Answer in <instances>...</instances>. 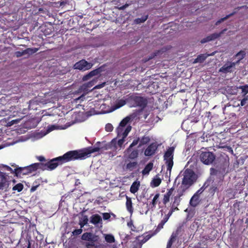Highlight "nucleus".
<instances>
[{
  "label": "nucleus",
  "instance_id": "obj_39",
  "mask_svg": "<svg viewBox=\"0 0 248 248\" xmlns=\"http://www.w3.org/2000/svg\"><path fill=\"white\" fill-rule=\"evenodd\" d=\"M140 143V138L138 137V138L134 139L132 142L131 143V144L129 145L128 148H127V150L130 151V148H132L133 147L136 146L138 144V143Z\"/></svg>",
  "mask_w": 248,
  "mask_h": 248
},
{
  "label": "nucleus",
  "instance_id": "obj_23",
  "mask_svg": "<svg viewBox=\"0 0 248 248\" xmlns=\"http://www.w3.org/2000/svg\"><path fill=\"white\" fill-rule=\"evenodd\" d=\"M151 139L149 136L145 135L142 137L141 138H140V143L138 147H140L143 145H146L150 142Z\"/></svg>",
  "mask_w": 248,
  "mask_h": 248
},
{
  "label": "nucleus",
  "instance_id": "obj_34",
  "mask_svg": "<svg viewBox=\"0 0 248 248\" xmlns=\"http://www.w3.org/2000/svg\"><path fill=\"white\" fill-rule=\"evenodd\" d=\"M238 88L241 90L242 93H243V96H245L247 93H248V85L240 86Z\"/></svg>",
  "mask_w": 248,
  "mask_h": 248
},
{
  "label": "nucleus",
  "instance_id": "obj_52",
  "mask_svg": "<svg viewBox=\"0 0 248 248\" xmlns=\"http://www.w3.org/2000/svg\"><path fill=\"white\" fill-rule=\"evenodd\" d=\"M2 166L4 168L7 170L11 171V172L12 173H15V170H13L10 167L6 165H2Z\"/></svg>",
  "mask_w": 248,
  "mask_h": 248
},
{
  "label": "nucleus",
  "instance_id": "obj_15",
  "mask_svg": "<svg viewBox=\"0 0 248 248\" xmlns=\"http://www.w3.org/2000/svg\"><path fill=\"white\" fill-rule=\"evenodd\" d=\"M124 170L126 171H132L136 169L139 166L137 161H128L124 160Z\"/></svg>",
  "mask_w": 248,
  "mask_h": 248
},
{
  "label": "nucleus",
  "instance_id": "obj_48",
  "mask_svg": "<svg viewBox=\"0 0 248 248\" xmlns=\"http://www.w3.org/2000/svg\"><path fill=\"white\" fill-rule=\"evenodd\" d=\"M171 215L172 211H169L168 214L165 215V216L164 217V218L162 220H164L165 222H167L168 219H169L170 217L171 216Z\"/></svg>",
  "mask_w": 248,
  "mask_h": 248
},
{
  "label": "nucleus",
  "instance_id": "obj_31",
  "mask_svg": "<svg viewBox=\"0 0 248 248\" xmlns=\"http://www.w3.org/2000/svg\"><path fill=\"white\" fill-rule=\"evenodd\" d=\"M125 104V100L123 99H120L115 104V105L114 106V108L113 109H118L124 106Z\"/></svg>",
  "mask_w": 248,
  "mask_h": 248
},
{
  "label": "nucleus",
  "instance_id": "obj_42",
  "mask_svg": "<svg viewBox=\"0 0 248 248\" xmlns=\"http://www.w3.org/2000/svg\"><path fill=\"white\" fill-rule=\"evenodd\" d=\"M39 185L40 184L38 183L36 181H35L33 183V186L31 187L30 189L31 192H33L35 191L37 189V187L39 186Z\"/></svg>",
  "mask_w": 248,
  "mask_h": 248
},
{
  "label": "nucleus",
  "instance_id": "obj_6",
  "mask_svg": "<svg viewBox=\"0 0 248 248\" xmlns=\"http://www.w3.org/2000/svg\"><path fill=\"white\" fill-rule=\"evenodd\" d=\"M126 100L133 104V106L139 107L142 109L146 108L148 104V100L146 98L134 94L129 95Z\"/></svg>",
  "mask_w": 248,
  "mask_h": 248
},
{
  "label": "nucleus",
  "instance_id": "obj_19",
  "mask_svg": "<svg viewBox=\"0 0 248 248\" xmlns=\"http://www.w3.org/2000/svg\"><path fill=\"white\" fill-rule=\"evenodd\" d=\"M214 55V53H212L211 54H201L198 55L197 56V58H196L194 60V61L193 62V63H202V62H203L205 60V59L208 56H213Z\"/></svg>",
  "mask_w": 248,
  "mask_h": 248
},
{
  "label": "nucleus",
  "instance_id": "obj_2",
  "mask_svg": "<svg viewBox=\"0 0 248 248\" xmlns=\"http://www.w3.org/2000/svg\"><path fill=\"white\" fill-rule=\"evenodd\" d=\"M73 160H75V159L73 151H70L62 156L49 160L45 163L43 162L35 163L34 165L35 168H36V170L38 169H41L43 170H52L56 169L59 165H61Z\"/></svg>",
  "mask_w": 248,
  "mask_h": 248
},
{
  "label": "nucleus",
  "instance_id": "obj_32",
  "mask_svg": "<svg viewBox=\"0 0 248 248\" xmlns=\"http://www.w3.org/2000/svg\"><path fill=\"white\" fill-rule=\"evenodd\" d=\"M148 18V15H146L142 16L140 18H137L135 19V23L137 24H139L141 23L144 22Z\"/></svg>",
  "mask_w": 248,
  "mask_h": 248
},
{
  "label": "nucleus",
  "instance_id": "obj_59",
  "mask_svg": "<svg viewBox=\"0 0 248 248\" xmlns=\"http://www.w3.org/2000/svg\"><path fill=\"white\" fill-rule=\"evenodd\" d=\"M128 6V4H125L121 7H118V9L120 10H123Z\"/></svg>",
  "mask_w": 248,
  "mask_h": 248
},
{
  "label": "nucleus",
  "instance_id": "obj_4",
  "mask_svg": "<svg viewBox=\"0 0 248 248\" xmlns=\"http://www.w3.org/2000/svg\"><path fill=\"white\" fill-rule=\"evenodd\" d=\"M136 115L135 114H132L124 118L120 123L119 126L117 128V132L118 135L122 134L124 138H125L131 130L132 127L130 125L127 126L124 130V128L126 126L129 122L132 121Z\"/></svg>",
  "mask_w": 248,
  "mask_h": 248
},
{
  "label": "nucleus",
  "instance_id": "obj_56",
  "mask_svg": "<svg viewBox=\"0 0 248 248\" xmlns=\"http://www.w3.org/2000/svg\"><path fill=\"white\" fill-rule=\"evenodd\" d=\"M0 177L1 178L2 181H6V176L5 173L3 172V174H0Z\"/></svg>",
  "mask_w": 248,
  "mask_h": 248
},
{
  "label": "nucleus",
  "instance_id": "obj_43",
  "mask_svg": "<svg viewBox=\"0 0 248 248\" xmlns=\"http://www.w3.org/2000/svg\"><path fill=\"white\" fill-rule=\"evenodd\" d=\"M127 226L131 228V230L132 231L135 232L136 231V227L134 225L133 221L130 220V221L127 222Z\"/></svg>",
  "mask_w": 248,
  "mask_h": 248
},
{
  "label": "nucleus",
  "instance_id": "obj_21",
  "mask_svg": "<svg viewBox=\"0 0 248 248\" xmlns=\"http://www.w3.org/2000/svg\"><path fill=\"white\" fill-rule=\"evenodd\" d=\"M200 196L198 194H194L190 200L189 203L193 207H196L199 203Z\"/></svg>",
  "mask_w": 248,
  "mask_h": 248
},
{
  "label": "nucleus",
  "instance_id": "obj_50",
  "mask_svg": "<svg viewBox=\"0 0 248 248\" xmlns=\"http://www.w3.org/2000/svg\"><path fill=\"white\" fill-rule=\"evenodd\" d=\"M103 218L104 220H108L110 217V214L108 213H102Z\"/></svg>",
  "mask_w": 248,
  "mask_h": 248
},
{
  "label": "nucleus",
  "instance_id": "obj_9",
  "mask_svg": "<svg viewBox=\"0 0 248 248\" xmlns=\"http://www.w3.org/2000/svg\"><path fill=\"white\" fill-rule=\"evenodd\" d=\"M201 161L205 165H210L213 163L215 160L216 155L210 152H202L200 155Z\"/></svg>",
  "mask_w": 248,
  "mask_h": 248
},
{
  "label": "nucleus",
  "instance_id": "obj_29",
  "mask_svg": "<svg viewBox=\"0 0 248 248\" xmlns=\"http://www.w3.org/2000/svg\"><path fill=\"white\" fill-rule=\"evenodd\" d=\"M38 48H28L24 50L25 55H28L30 56L32 55L35 53H36L38 50Z\"/></svg>",
  "mask_w": 248,
  "mask_h": 248
},
{
  "label": "nucleus",
  "instance_id": "obj_54",
  "mask_svg": "<svg viewBox=\"0 0 248 248\" xmlns=\"http://www.w3.org/2000/svg\"><path fill=\"white\" fill-rule=\"evenodd\" d=\"M173 190H174V188L173 187H172L168 190V191L166 192V194L168 195V196L170 197L172 194Z\"/></svg>",
  "mask_w": 248,
  "mask_h": 248
},
{
  "label": "nucleus",
  "instance_id": "obj_35",
  "mask_svg": "<svg viewBox=\"0 0 248 248\" xmlns=\"http://www.w3.org/2000/svg\"><path fill=\"white\" fill-rule=\"evenodd\" d=\"M234 15V13H232L228 15H227L226 16L223 17V18H221L220 19H219V20H218L215 25H219L220 23H221V22H223L224 21L227 20V19H228L230 17H231V16H233Z\"/></svg>",
  "mask_w": 248,
  "mask_h": 248
},
{
  "label": "nucleus",
  "instance_id": "obj_7",
  "mask_svg": "<svg viewBox=\"0 0 248 248\" xmlns=\"http://www.w3.org/2000/svg\"><path fill=\"white\" fill-rule=\"evenodd\" d=\"M175 150V147L173 146L170 147L165 152L163 158L165 162V164L167 166V170L169 171L170 173L171 169L173 166V156L174 152Z\"/></svg>",
  "mask_w": 248,
  "mask_h": 248
},
{
  "label": "nucleus",
  "instance_id": "obj_45",
  "mask_svg": "<svg viewBox=\"0 0 248 248\" xmlns=\"http://www.w3.org/2000/svg\"><path fill=\"white\" fill-rule=\"evenodd\" d=\"M170 197L166 194H164L163 199V203L164 204L166 205L169 201H170Z\"/></svg>",
  "mask_w": 248,
  "mask_h": 248
},
{
  "label": "nucleus",
  "instance_id": "obj_41",
  "mask_svg": "<svg viewBox=\"0 0 248 248\" xmlns=\"http://www.w3.org/2000/svg\"><path fill=\"white\" fill-rule=\"evenodd\" d=\"M21 119H16L15 120H13L10 122H8L7 123L6 126H11L15 124H17L20 121Z\"/></svg>",
  "mask_w": 248,
  "mask_h": 248
},
{
  "label": "nucleus",
  "instance_id": "obj_22",
  "mask_svg": "<svg viewBox=\"0 0 248 248\" xmlns=\"http://www.w3.org/2000/svg\"><path fill=\"white\" fill-rule=\"evenodd\" d=\"M126 207L127 210L130 213V214H132L133 212V208L132 206V202L131 200V198L126 196Z\"/></svg>",
  "mask_w": 248,
  "mask_h": 248
},
{
  "label": "nucleus",
  "instance_id": "obj_49",
  "mask_svg": "<svg viewBox=\"0 0 248 248\" xmlns=\"http://www.w3.org/2000/svg\"><path fill=\"white\" fill-rule=\"evenodd\" d=\"M248 100V96H246V97H245L241 101V103H240V105L241 106H245L247 103V101Z\"/></svg>",
  "mask_w": 248,
  "mask_h": 248
},
{
  "label": "nucleus",
  "instance_id": "obj_18",
  "mask_svg": "<svg viewBox=\"0 0 248 248\" xmlns=\"http://www.w3.org/2000/svg\"><path fill=\"white\" fill-rule=\"evenodd\" d=\"M186 192V190L182 189L180 188H178L177 189L178 194L177 196H175L174 198V201L173 202L172 204L173 206H178L180 204L181 201V197H182L184 193Z\"/></svg>",
  "mask_w": 248,
  "mask_h": 248
},
{
  "label": "nucleus",
  "instance_id": "obj_5",
  "mask_svg": "<svg viewBox=\"0 0 248 248\" xmlns=\"http://www.w3.org/2000/svg\"><path fill=\"white\" fill-rule=\"evenodd\" d=\"M83 240L87 241L85 246L87 248H99V237L92 232H85L81 236Z\"/></svg>",
  "mask_w": 248,
  "mask_h": 248
},
{
  "label": "nucleus",
  "instance_id": "obj_46",
  "mask_svg": "<svg viewBox=\"0 0 248 248\" xmlns=\"http://www.w3.org/2000/svg\"><path fill=\"white\" fill-rule=\"evenodd\" d=\"M82 232V228H80V229H76L73 232H72V233H73V235H78L80 234H81Z\"/></svg>",
  "mask_w": 248,
  "mask_h": 248
},
{
  "label": "nucleus",
  "instance_id": "obj_12",
  "mask_svg": "<svg viewBox=\"0 0 248 248\" xmlns=\"http://www.w3.org/2000/svg\"><path fill=\"white\" fill-rule=\"evenodd\" d=\"M93 65L92 63L89 62L85 60H81L75 64L74 68L84 71L91 69Z\"/></svg>",
  "mask_w": 248,
  "mask_h": 248
},
{
  "label": "nucleus",
  "instance_id": "obj_10",
  "mask_svg": "<svg viewBox=\"0 0 248 248\" xmlns=\"http://www.w3.org/2000/svg\"><path fill=\"white\" fill-rule=\"evenodd\" d=\"M139 156V151L137 149L132 150L130 148V151L127 150V148L124 152V160L128 161H137Z\"/></svg>",
  "mask_w": 248,
  "mask_h": 248
},
{
  "label": "nucleus",
  "instance_id": "obj_37",
  "mask_svg": "<svg viewBox=\"0 0 248 248\" xmlns=\"http://www.w3.org/2000/svg\"><path fill=\"white\" fill-rule=\"evenodd\" d=\"M23 189V185L21 183H18L15 185L13 187V190L16 191L17 190L18 192L21 191Z\"/></svg>",
  "mask_w": 248,
  "mask_h": 248
},
{
  "label": "nucleus",
  "instance_id": "obj_28",
  "mask_svg": "<svg viewBox=\"0 0 248 248\" xmlns=\"http://www.w3.org/2000/svg\"><path fill=\"white\" fill-rule=\"evenodd\" d=\"M159 196V193H157L155 195L153 199L152 200V201L150 203L152 209H155V208Z\"/></svg>",
  "mask_w": 248,
  "mask_h": 248
},
{
  "label": "nucleus",
  "instance_id": "obj_53",
  "mask_svg": "<svg viewBox=\"0 0 248 248\" xmlns=\"http://www.w3.org/2000/svg\"><path fill=\"white\" fill-rule=\"evenodd\" d=\"M217 189V186H213L210 188V191L211 193H215Z\"/></svg>",
  "mask_w": 248,
  "mask_h": 248
},
{
  "label": "nucleus",
  "instance_id": "obj_17",
  "mask_svg": "<svg viewBox=\"0 0 248 248\" xmlns=\"http://www.w3.org/2000/svg\"><path fill=\"white\" fill-rule=\"evenodd\" d=\"M182 226H180L177 228L175 233H173L167 245V248H170L173 243L175 241L176 237L179 234V232L181 231Z\"/></svg>",
  "mask_w": 248,
  "mask_h": 248
},
{
  "label": "nucleus",
  "instance_id": "obj_27",
  "mask_svg": "<svg viewBox=\"0 0 248 248\" xmlns=\"http://www.w3.org/2000/svg\"><path fill=\"white\" fill-rule=\"evenodd\" d=\"M161 183V180L160 178H155L151 182V186L153 187L158 186Z\"/></svg>",
  "mask_w": 248,
  "mask_h": 248
},
{
  "label": "nucleus",
  "instance_id": "obj_33",
  "mask_svg": "<svg viewBox=\"0 0 248 248\" xmlns=\"http://www.w3.org/2000/svg\"><path fill=\"white\" fill-rule=\"evenodd\" d=\"M105 240L109 243H112L115 242V238L112 234H106L105 237Z\"/></svg>",
  "mask_w": 248,
  "mask_h": 248
},
{
  "label": "nucleus",
  "instance_id": "obj_55",
  "mask_svg": "<svg viewBox=\"0 0 248 248\" xmlns=\"http://www.w3.org/2000/svg\"><path fill=\"white\" fill-rule=\"evenodd\" d=\"M6 181H1V182H0V189H3V187L6 185Z\"/></svg>",
  "mask_w": 248,
  "mask_h": 248
},
{
  "label": "nucleus",
  "instance_id": "obj_60",
  "mask_svg": "<svg viewBox=\"0 0 248 248\" xmlns=\"http://www.w3.org/2000/svg\"><path fill=\"white\" fill-rule=\"evenodd\" d=\"M37 159L40 162H44V161H46L45 158L44 156H38L37 157Z\"/></svg>",
  "mask_w": 248,
  "mask_h": 248
},
{
  "label": "nucleus",
  "instance_id": "obj_62",
  "mask_svg": "<svg viewBox=\"0 0 248 248\" xmlns=\"http://www.w3.org/2000/svg\"><path fill=\"white\" fill-rule=\"evenodd\" d=\"M227 148H228V149L229 150V151L230 152H231L232 154L233 153V150L231 147L228 146V147H227Z\"/></svg>",
  "mask_w": 248,
  "mask_h": 248
},
{
  "label": "nucleus",
  "instance_id": "obj_63",
  "mask_svg": "<svg viewBox=\"0 0 248 248\" xmlns=\"http://www.w3.org/2000/svg\"><path fill=\"white\" fill-rule=\"evenodd\" d=\"M65 3H66V2H64V1H61V2H60V6H63V5H65Z\"/></svg>",
  "mask_w": 248,
  "mask_h": 248
},
{
  "label": "nucleus",
  "instance_id": "obj_11",
  "mask_svg": "<svg viewBox=\"0 0 248 248\" xmlns=\"http://www.w3.org/2000/svg\"><path fill=\"white\" fill-rule=\"evenodd\" d=\"M158 146L156 142L150 143L144 151V155L148 157L153 156L155 154Z\"/></svg>",
  "mask_w": 248,
  "mask_h": 248
},
{
  "label": "nucleus",
  "instance_id": "obj_25",
  "mask_svg": "<svg viewBox=\"0 0 248 248\" xmlns=\"http://www.w3.org/2000/svg\"><path fill=\"white\" fill-rule=\"evenodd\" d=\"M140 186V182L139 181H135L132 183V185L130 186V191L132 193L135 194L139 190Z\"/></svg>",
  "mask_w": 248,
  "mask_h": 248
},
{
  "label": "nucleus",
  "instance_id": "obj_13",
  "mask_svg": "<svg viewBox=\"0 0 248 248\" xmlns=\"http://www.w3.org/2000/svg\"><path fill=\"white\" fill-rule=\"evenodd\" d=\"M236 63L227 61L219 70V72L223 73H232L235 69Z\"/></svg>",
  "mask_w": 248,
  "mask_h": 248
},
{
  "label": "nucleus",
  "instance_id": "obj_3",
  "mask_svg": "<svg viewBox=\"0 0 248 248\" xmlns=\"http://www.w3.org/2000/svg\"><path fill=\"white\" fill-rule=\"evenodd\" d=\"M182 175L183 178L182 183L179 187L186 191L196 182L198 176L192 170L189 169L184 170Z\"/></svg>",
  "mask_w": 248,
  "mask_h": 248
},
{
  "label": "nucleus",
  "instance_id": "obj_44",
  "mask_svg": "<svg viewBox=\"0 0 248 248\" xmlns=\"http://www.w3.org/2000/svg\"><path fill=\"white\" fill-rule=\"evenodd\" d=\"M113 127L111 124H107L105 126V129L107 132H111L113 130Z\"/></svg>",
  "mask_w": 248,
  "mask_h": 248
},
{
  "label": "nucleus",
  "instance_id": "obj_16",
  "mask_svg": "<svg viewBox=\"0 0 248 248\" xmlns=\"http://www.w3.org/2000/svg\"><path fill=\"white\" fill-rule=\"evenodd\" d=\"M104 67L103 66H101L99 68L91 71L88 74L83 76L82 78V80L83 81H87L90 79L92 77L98 75L104 71Z\"/></svg>",
  "mask_w": 248,
  "mask_h": 248
},
{
  "label": "nucleus",
  "instance_id": "obj_1",
  "mask_svg": "<svg viewBox=\"0 0 248 248\" xmlns=\"http://www.w3.org/2000/svg\"><path fill=\"white\" fill-rule=\"evenodd\" d=\"M96 147H88L80 150H72L76 160H82L88 157L89 155L93 153L100 151L108 150V149H116V140L113 139L111 142L107 143L105 141L102 142H97Z\"/></svg>",
  "mask_w": 248,
  "mask_h": 248
},
{
  "label": "nucleus",
  "instance_id": "obj_58",
  "mask_svg": "<svg viewBox=\"0 0 248 248\" xmlns=\"http://www.w3.org/2000/svg\"><path fill=\"white\" fill-rule=\"evenodd\" d=\"M178 206H173V204L172 205V207L170 211H172V213L174 212L175 210H178L179 209L177 207Z\"/></svg>",
  "mask_w": 248,
  "mask_h": 248
},
{
  "label": "nucleus",
  "instance_id": "obj_38",
  "mask_svg": "<svg viewBox=\"0 0 248 248\" xmlns=\"http://www.w3.org/2000/svg\"><path fill=\"white\" fill-rule=\"evenodd\" d=\"M166 223V222H165L164 220H162L161 221V222L158 224L156 229H155V232L154 233H156L158 232H159L160 231V230L163 228V226Z\"/></svg>",
  "mask_w": 248,
  "mask_h": 248
},
{
  "label": "nucleus",
  "instance_id": "obj_20",
  "mask_svg": "<svg viewBox=\"0 0 248 248\" xmlns=\"http://www.w3.org/2000/svg\"><path fill=\"white\" fill-rule=\"evenodd\" d=\"M90 222L94 225H96L98 223H102V219L101 216L99 215L94 214L90 217Z\"/></svg>",
  "mask_w": 248,
  "mask_h": 248
},
{
  "label": "nucleus",
  "instance_id": "obj_47",
  "mask_svg": "<svg viewBox=\"0 0 248 248\" xmlns=\"http://www.w3.org/2000/svg\"><path fill=\"white\" fill-rule=\"evenodd\" d=\"M123 138H124L123 137ZM124 139H120L118 140V141L117 142L116 141V149L117 148V145L119 147H121L122 145L123 144L124 142Z\"/></svg>",
  "mask_w": 248,
  "mask_h": 248
},
{
  "label": "nucleus",
  "instance_id": "obj_24",
  "mask_svg": "<svg viewBox=\"0 0 248 248\" xmlns=\"http://www.w3.org/2000/svg\"><path fill=\"white\" fill-rule=\"evenodd\" d=\"M153 163L150 162L148 163L145 167L144 169L142 170V174L143 175L149 174L150 171L152 170L153 168Z\"/></svg>",
  "mask_w": 248,
  "mask_h": 248
},
{
  "label": "nucleus",
  "instance_id": "obj_30",
  "mask_svg": "<svg viewBox=\"0 0 248 248\" xmlns=\"http://www.w3.org/2000/svg\"><path fill=\"white\" fill-rule=\"evenodd\" d=\"M211 180H207L204 184H203V186L199 189L195 194H198L200 196V195L204 191V189L206 188L209 185L210 182Z\"/></svg>",
  "mask_w": 248,
  "mask_h": 248
},
{
  "label": "nucleus",
  "instance_id": "obj_40",
  "mask_svg": "<svg viewBox=\"0 0 248 248\" xmlns=\"http://www.w3.org/2000/svg\"><path fill=\"white\" fill-rule=\"evenodd\" d=\"M161 53H162V51L160 50H156L154 52H153V53L150 54V55L149 56L148 60H149L152 59L154 58H155V56L159 55Z\"/></svg>",
  "mask_w": 248,
  "mask_h": 248
},
{
  "label": "nucleus",
  "instance_id": "obj_26",
  "mask_svg": "<svg viewBox=\"0 0 248 248\" xmlns=\"http://www.w3.org/2000/svg\"><path fill=\"white\" fill-rule=\"evenodd\" d=\"M246 53L243 50H241L238 52L234 56V57L237 59V61L234 63H236V64H238L240 61L242 60L245 56Z\"/></svg>",
  "mask_w": 248,
  "mask_h": 248
},
{
  "label": "nucleus",
  "instance_id": "obj_57",
  "mask_svg": "<svg viewBox=\"0 0 248 248\" xmlns=\"http://www.w3.org/2000/svg\"><path fill=\"white\" fill-rule=\"evenodd\" d=\"M217 170L214 168H211L210 169V174L211 175H216L217 174Z\"/></svg>",
  "mask_w": 248,
  "mask_h": 248
},
{
  "label": "nucleus",
  "instance_id": "obj_51",
  "mask_svg": "<svg viewBox=\"0 0 248 248\" xmlns=\"http://www.w3.org/2000/svg\"><path fill=\"white\" fill-rule=\"evenodd\" d=\"M15 54L16 57H17V58L20 57L25 55L24 50H23L22 51H16L15 52Z\"/></svg>",
  "mask_w": 248,
  "mask_h": 248
},
{
  "label": "nucleus",
  "instance_id": "obj_61",
  "mask_svg": "<svg viewBox=\"0 0 248 248\" xmlns=\"http://www.w3.org/2000/svg\"><path fill=\"white\" fill-rule=\"evenodd\" d=\"M153 235V234H152V235L148 234V235H146L144 237V241H147Z\"/></svg>",
  "mask_w": 248,
  "mask_h": 248
},
{
  "label": "nucleus",
  "instance_id": "obj_36",
  "mask_svg": "<svg viewBox=\"0 0 248 248\" xmlns=\"http://www.w3.org/2000/svg\"><path fill=\"white\" fill-rule=\"evenodd\" d=\"M88 218L87 216H84L82 219V220H80L79 225L80 226V228H83L85 225L88 223Z\"/></svg>",
  "mask_w": 248,
  "mask_h": 248
},
{
  "label": "nucleus",
  "instance_id": "obj_64",
  "mask_svg": "<svg viewBox=\"0 0 248 248\" xmlns=\"http://www.w3.org/2000/svg\"><path fill=\"white\" fill-rule=\"evenodd\" d=\"M27 248H31V244L30 241L28 242V246Z\"/></svg>",
  "mask_w": 248,
  "mask_h": 248
},
{
  "label": "nucleus",
  "instance_id": "obj_14",
  "mask_svg": "<svg viewBox=\"0 0 248 248\" xmlns=\"http://www.w3.org/2000/svg\"><path fill=\"white\" fill-rule=\"evenodd\" d=\"M227 29L225 28L221 31L219 33H212L205 38H204L201 40L202 43H205L211 41L215 40L216 39L219 38L223 33H224L226 31H227Z\"/></svg>",
  "mask_w": 248,
  "mask_h": 248
},
{
  "label": "nucleus",
  "instance_id": "obj_8",
  "mask_svg": "<svg viewBox=\"0 0 248 248\" xmlns=\"http://www.w3.org/2000/svg\"><path fill=\"white\" fill-rule=\"evenodd\" d=\"M36 168L34 163L24 167H17L15 169V174L16 176H20L21 175H27L35 171Z\"/></svg>",
  "mask_w": 248,
  "mask_h": 248
}]
</instances>
